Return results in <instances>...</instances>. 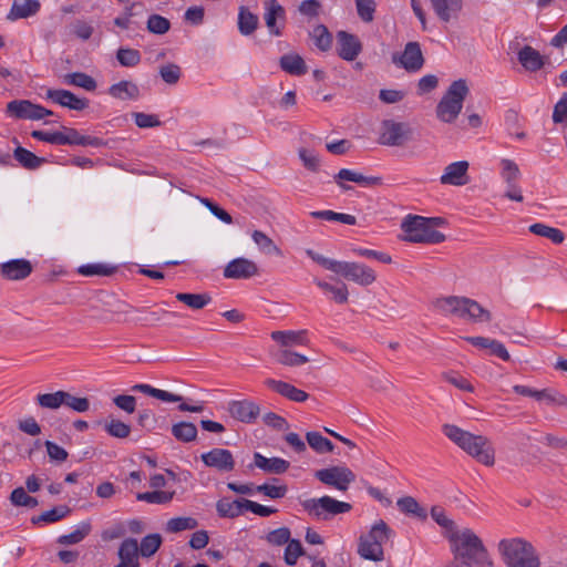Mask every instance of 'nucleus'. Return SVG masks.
Returning <instances> with one entry per match:
<instances>
[{
    "label": "nucleus",
    "instance_id": "nucleus-1",
    "mask_svg": "<svg viewBox=\"0 0 567 567\" xmlns=\"http://www.w3.org/2000/svg\"><path fill=\"white\" fill-rule=\"evenodd\" d=\"M451 543V551L460 567L487 566L493 567L494 561L483 540L470 528L452 532L446 535Z\"/></svg>",
    "mask_w": 567,
    "mask_h": 567
},
{
    "label": "nucleus",
    "instance_id": "nucleus-2",
    "mask_svg": "<svg viewBox=\"0 0 567 567\" xmlns=\"http://www.w3.org/2000/svg\"><path fill=\"white\" fill-rule=\"evenodd\" d=\"M442 432L478 463L485 466L495 464V449L488 437L473 434L454 424H444Z\"/></svg>",
    "mask_w": 567,
    "mask_h": 567
},
{
    "label": "nucleus",
    "instance_id": "nucleus-3",
    "mask_svg": "<svg viewBox=\"0 0 567 567\" xmlns=\"http://www.w3.org/2000/svg\"><path fill=\"white\" fill-rule=\"evenodd\" d=\"M307 255L324 269L340 275L344 279L353 281L360 286H370L377 280L374 270L364 264L339 261L327 258L311 249L307 250Z\"/></svg>",
    "mask_w": 567,
    "mask_h": 567
},
{
    "label": "nucleus",
    "instance_id": "nucleus-4",
    "mask_svg": "<svg viewBox=\"0 0 567 567\" xmlns=\"http://www.w3.org/2000/svg\"><path fill=\"white\" fill-rule=\"evenodd\" d=\"M497 550L506 567L540 566L535 547L524 538H503L497 544Z\"/></svg>",
    "mask_w": 567,
    "mask_h": 567
},
{
    "label": "nucleus",
    "instance_id": "nucleus-5",
    "mask_svg": "<svg viewBox=\"0 0 567 567\" xmlns=\"http://www.w3.org/2000/svg\"><path fill=\"white\" fill-rule=\"evenodd\" d=\"M434 306L444 315H453L471 322H488L492 319L487 309L467 297L449 296L439 298Z\"/></svg>",
    "mask_w": 567,
    "mask_h": 567
},
{
    "label": "nucleus",
    "instance_id": "nucleus-6",
    "mask_svg": "<svg viewBox=\"0 0 567 567\" xmlns=\"http://www.w3.org/2000/svg\"><path fill=\"white\" fill-rule=\"evenodd\" d=\"M470 89L466 80L458 79L449 86L436 105V116L444 123H453L463 109V103Z\"/></svg>",
    "mask_w": 567,
    "mask_h": 567
},
{
    "label": "nucleus",
    "instance_id": "nucleus-7",
    "mask_svg": "<svg viewBox=\"0 0 567 567\" xmlns=\"http://www.w3.org/2000/svg\"><path fill=\"white\" fill-rule=\"evenodd\" d=\"M404 233L403 240L414 244H440L445 240V235L429 225L427 217L408 215L401 224Z\"/></svg>",
    "mask_w": 567,
    "mask_h": 567
},
{
    "label": "nucleus",
    "instance_id": "nucleus-8",
    "mask_svg": "<svg viewBox=\"0 0 567 567\" xmlns=\"http://www.w3.org/2000/svg\"><path fill=\"white\" fill-rule=\"evenodd\" d=\"M391 535L392 530L388 524L382 519L378 520L367 535L360 537L358 553L364 559L383 560V545L390 539Z\"/></svg>",
    "mask_w": 567,
    "mask_h": 567
},
{
    "label": "nucleus",
    "instance_id": "nucleus-9",
    "mask_svg": "<svg viewBox=\"0 0 567 567\" xmlns=\"http://www.w3.org/2000/svg\"><path fill=\"white\" fill-rule=\"evenodd\" d=\"M301 506L309 516L316 519L328 520L336 515L349 513L352 505L324 495L319 498H309L301 503Z\"/></svg>",
    "mask_w": 567,
    "mask_h": 567
},
{
    "label": "nucleus",
    "instance_id": "nucleus-10",
    "mask_svg": "<svg viewBox=\"0 0 567 567\" xmlns=\"http://www.w3.org/2000/svg\"><path fill=\"white\" fill-rule=\"evenodd\" d=\"M413 130L404 122L385 120L381 124L380 143L386 146H402L412 140Z\"/></svg>",
    "mask_w": 567,
    "mask_h": 567
},
{
    "label": "nucleus",
    "instance_id": "nucleus-11",
    "mask_svg": "<svg viewBox=\"0 0 567 567\" xmlns=\"http://www.w3.org/2000/svg\"><path fill=\"white\" fill-rule=\"evenodd\" d=\"M315 476L321 483L332 486L340 492L348 491L350 484L355 481V474L347 466L322 468L317 471Z\"/></svg>",
    "mask_w": 567,
    "mask_h": 567
},
{
    "label": "nucleus",
    "instance_id": "nucleus-12",
    "mask_svg": "<svg viewBox=\"0 0 567 567\" xmlns=\"http://www.w3.org/2000/svg\"><path fill=\"white\" fill-rule=\"evenodd\" d=\"M392 62L408 72L420 71L425 62L420 43L416 41L408 42L401 54H392Z\"/></svg>",
    "mask_w": 567,
    "mask_h": 567
},
{
    "label": "nucleus",
    "instance_id": "nucleus-13",
    "mask_svg": "<svg viewBox=\"0 0 567 567\" xmlns=\"http://www.w3.org/2000/svg\"><path fill=\"white\" fill-rule=\"evenodd\" d=\"M7 112L12 117L33 121L53 114L52 111L28 100H14L9 102Z\"/></svg>",
    "mask_w": 567,
    "mask_h": 567
},
{
    "label": "nucleus",
    "instance_id": "nucleus-14",
    "mask_svg": "<svg viewBox=\"0 0 567 567\" xmlns=\"http://www.w3.org/2000/svg\"><path fill=\"white\" fill-rule=\"evenodd\" d=\"M264 20L270 35L280 37L286 22V10L277 0L264 1Z\"/></svg>",
    "mask_w": 567,
    "mask_h": 567
},
{
    "label": "nucleus",
    "instance_id": "nucleus-15",
    "mask_svg": "<svg viewBox=\"0 0 567 567\" xmlns=\"http://www.w3.org/2000/svg\"><path fill=\"white\" fill-rule=\"evenodd\" d=\"M259 274L255 261L238 257L230 260L224 268L223 275L227 279H249Z\"/></svg>",
    "mask_w": 567,
    "mask_h": 567
},
{
    "label": "nucleus",
    "instance_id": "nucleus-16",
    "mask_svg": "<svg viewBox=\"0 0 567 567\" xmlns=\"http://www.w3.org/2000/svg\"><path fill=\"white\" fill-rule=\"evenodd\" d=\"M202 462L219 472H230L235 468V458L229 450L214 447L200 455Z\"/></svg>",
    "mask_w": 567,
    "mask_h": 567
},
{
    "label": "nucleus",
    "instance_id": "nucleus-17",
    "mask_svg": "<svg viewBox=\"0 0 567 567\" xmlns=\"http://www.w3.org/2000/svg\"><path fill=\"white\" fill-rule=\"evenodd\" d=\"M470 163L467 161H458L445 166L440 177L442 185L464 186L470 182L468 176Z\"/></svg>",
    "mask_w": 567,
    "mask_h": 567
},
{
    "label": "nucleus",
    "instance_id": "nucleus-18",
    "mask_svg": "<svg viewBox=\"0 0 567 567\" xmlns=\"http://www.w3.org/2000/svg\"><path fill=\"white\" fill-rule=\"evenodd\" d=\"M228 412L237 421L252 423L260 414L257 403L249 400H238L228 403Z\"/></svg>",
    "mask_w": 567,
    "mask_h": 567
},
{
    "label": "nucleus",
    "instance_id": "nucleus-19",
    "mask_svg": "<svg viewBox=\"0 0 567 567\" xmlns=\"http://www.w3.org/2000/svg\"><path fill=\"white\" fill-rule=\"evenodd\" d=\"M32 264L27 259H12L0 266V274L8 280H23L31 275Z\"/></svg>",
    "mask_w": 567,
    "mask_h": 567
},
{
    "label": "nucleus",
    "instance_id": "nucleus-20",
    "mask_svg": "<svg viewBox=\"0 0 567 567\" xmlns=\"http://www.w3.org/2000/svg\"><path fill=\"white\" fill-rule=\"evenodd\" d=\"M338 54L346 61H353L361 52L360 41L353 34L339 31L337 34Z\"/></svg>",
    "mask_w": 567,
    "mask_h": 567
},
{
    "label": "nucleus",
    "instance_id": "nucleus-21",
    "mask_svg": "<svg viewBox=\"0 0 567 567\" xmlns=\"http://www.w3.org/2000/svg\"><path fill=\"white\" fill-rule=\"evenodd\" d=\"M47 97L70 110L82 111L89 105L86 99H80L68 90H48Z\"/></svg>",
    "mask_w": 567,
    "mask_h": 567
},
{
    "label": "nucleus",
    "instance_id": "nucleus-22",
    "mask_svg": "<svg viewBox=\"0 0 567 567\" xmlns=\"http://www.w3.org/2000/svg\"><path fill=\"white\" fill-rule=\"evenodd\" d=\"M138 544L135 538L124 539L118 547L120 563L114 567H140Z\"/></svg>",
    "mask_w": 567,
    "mask_h": 567
},
{
    "label": "nucleus",
    "instance_id": "nucleus-23",
    "mask_svg": "<svg viewBox=\"0 0 567 567\" xmlns=\"http://www.w3.org/2000/svg\"><path fill=\"white\" fill-rule=\"evenodd\" d=\"M430 2L435 14L443 22L455 19L463 8V0H430Z\"/></svg>",
    "mask_w": 567,
    "mask_h": 567
},
{
    "label": "nucleus",
    "instance_id": "nucleus-24",
    "mask_svg": "<svg viewBox=\"0 0 567 567\" xmlns=\"http://www.w3.org/2000/svg\"><path fill=\"white\" fill-rule=\"evenodd\" d=\"M254 466L262 470L266 473L282 474L287 472V470L290 466V463L280 457L268 458L262 454L256 452L254 454Z\"/></svg>",
    "mask_w": 567,
    "mask_h": 567
},
{
    "label": "nucleus",
    "instance_id": "nucleus-25",
    "mask_svg": "<svg viewBox=\"0 0 567 567\" xmlns=\"http://www.w3.org/2000/svg\"><path fill=\"white\" fill-rule=\"evenodd\" d=\"M62 145H81L100 147L104 145L102 138L90 135H82L75 128L64 127L62 132Z\"/></svg>",
    "mask_w": 567,
    "mask_h": 567
},
{
    "label": "nucleus",
    "instance_id": "nucleus-26",
    "mask_svg": "<svg viewBox=\"0 0 567 567\" xmlns=\"http://www.w3.org/2000/svg\"><path fill=\"white\" fill-rule=\"evenodd\" d=\"M271 339L285 348L293 346H306L308 343L306 330L274 331L271 332Z\"/></svg>",
    "mask_w": 567,
    "mask_h": 567
},
{
    "label": "nucleus",
    "instance_id": "nucleus-27",
    "mask_svg": "<svg viewBox=\"0 0 567 567\" xmlns=\"http://www.w3.org/2000/svg\"><path fill=\"white\" fill-rule=\"evenodd\" d=\"M109 94L117 100H137L141 95L140 87L132 81H120L109 87Z\"/></svg>",
    "mask_w": 567,
    "mask_h": 567
},
{
    "label": "nucleus",
    "instance_id": "nucleus-28",
    "mask_svg": "<svg viewBox=\"0 0 567 567\" xmlns=\"http://www.w3.org/2000/svg\"><path fill=\"white\" fill-rule=\"evenodd\" d=\"M131 390L133 392L144 393L146 395H150L152 398H155L157 400H161V401L167 402V403H176V402L183 401L182 395L174 394V393L165 391V390L156 389V388H154L150 384H145V383L135 384L131 388Z\"/></svg>",
    "mask_w": 567,
    "mask_h": 567
},
{
    "label": "nucleus",
    "instance_id": "nucleus-29",
    "mask_svg": "<svg viewBox=\"0 0 567 567\" xmlns=\"http://www.w3.org/2000/svg\"><path fill=\"white\" fill-rule=\"evenodd\" d=\"M520 435L528 441L535 440L554 450L567 451V437L557 436L551 433L542 434L536 430L532 434L520 433Z\"/></svg>",
    "mask_w": 567,
    "mask_h": 567
},
{
    "label": "nucleus",
    "instance_id": "nucleus-30",
    "mask_svg": "<svg viewBox=\"0 0 567 567\" xmlns=\"http://www.w3.org/2000/svg\"><path fill=\"white\" fill-rule=\"evenodd\" d=\"M39 10L40 2L38 0H14L9 18L12 20L28 18L34 16Z\"/></svg>",
    "mask_w": 567,
    "mask_h": 567
},
{
    "label": "nucleus",
    "instance_id": "nucleus-31",
    "mask_svg": "<svg viewBox=\"0 0 567 567\" xmlns=\"http://www.w3.org/2000/svg\"><path fill=\"white\" fill-rule=\"evenodd\" d=\"M518 61L527 71L530 72L538 71L544 65V60L539 52L529 45H525L519 50Z\"/></svg>",
    "mask_w": 567,
    "mask_h": 567
},
{
    "label": "nucleus",
    "instance_id": "nucleus-32",
    "mask_svg": "<svg viewBox=\"0 0 567 567\" xmlns=\"http://www.w3.org/2000/svg\"><path fill=\"white\" fill-rule=\"evenodd\" d=\"M280 68L291 75H303L307 73L305 60L295 53L284 54L279 60Z\"/></svg>",
    "mask_w": 567,
    "mask_h": 567
},
{
    "label": "nucleus",
    "instance_id": "nucleus-33",
    "mask_svg": "<svg viewBox=\"0 0 567 567\" xmlns=\"http://www.w3.org/2000/svg\"><path fill=\"white\" fill-rule=\"evenodd\" d=\"M238 30L243 35L252 34L259 24L258 16L252 13L247 7L241 6L238 10Z\"/></svg>",
    "mask_w": 567,
    "mask_h": 567
},
{
    "label": "nucleus",
    "instance_id": "nucleus-34",
    "mask_svg": "<svg viewBox=\"0 0 567 567\" xmlns=\"http://www.w3.org/2000/svg\"><path fill=\"white\" fill-rule=\"evenodd\" d=\"M245 499L230 501L229 498H221L216 504V511L220 517H238L245 511Z\"/></svg>",
    "mask_w": 567,
    "mask_h": 567
},
{
    "label": "nucleus",
    "instance_id": "nucleus-35",
    "mask_svg": "<svg viewBox=\"0 0 567 567\" xmlns=\"http://www.w3.org/2000/svg\"><path fill=\"white\" fill-rule=\"evenodd\" d=\"M70 513H71V508L69 506L59 505L49 511L43 512L39 516L32 517L31 522L34 525L52 524V523H56V522L65 518L66 516H69Z\"/></svg>",
    "mask_w": 567,
    "mask_h": 567
},
{
    "label": "nucleus",
    "instance_id": "nucleus-36",
    "mask_svg": "<svg viewBox=\"0 0 567 567\" xmlns=\"http://www.w3.org/2000/svg\"><path fill=\"white\" fill-rule=\"evenodd\" d=\"M91 532V522H81L72 533L59 536L58 543L60 545H75L81 543Z\"/></svg>",
    "mask_w": 567,
    "mask_h": 567
},
{
    "label": "nucleus",
    "instance_id": "nucleus-37",
    "mask_svg": "<svg viewBox=\"0 0 567 567\" xmlns=\"http://www.w3.org/2000/svg\"><path fill=\"white\" fill-rule=\"evenodd\" d=\"M396 505L399 509L406 515L414 516L419 519H425L427 517L426 509L423 508L412 496L399 498Z\"/></svg>",
    "mask_w": 567,
    "mask_h": 567
},
{
    "label": "nucleus",
    "instance_id": "nucleus-38",
    "mask_svg": "<svg viewBox=\"0 0 567 567\" xmlns=\"http://www.w3.org/2000/svg\"><path fill=\"white\" fill-rule=\"evenodd\" d=\"M176 299L193 310H199L206 307L212 302V297L209 293H187V292H178L176 295Z\"/></svg>",
    "mask_w": 567,
    "mask_h": 567
},
{
    "label": "nucleus",
    "instance_id": "nucleus-39",
    "mask_svg": "<svg viewBox=\"0 0 567 567\" xmlns=\"http://www.w3.org/2000/svg\"><path fill=\"white\" fill-rule=\"evenodd\" d=\"M334 178L340 179V181L353 182V183H357V184L363 185V186L378 185L381 183L380 177L364 176L358 172H354V171H351L348 168L340 169Z\"/></svg>",
    "mask_w": 567,
    "mask_h": 567
},
{
    "label": "nucleus",
    "instance_id": "nucleus-40",
    "mask_svg": "<svg viewBox=\"0 0 567 567\" xmlns=\"http://www.w3.org/2000/svg\"><path fill=\"white\" fill-rule=\"evenodd\" d=\"M173 436L183 443H189L197 437V427L190 422H178L172 425Z\"/></svg>",
    "mask_w": 567,
    "mask_h": 567
},
{
    "label": "nucleus",
    "instance_id": "nucleus-41",
    "mask_svg": "<svg viewBox=\"0 0 567 567\" xmlns=\"http://www.w3.org/2000/svg\"><path fill=\"white\" fill-rule=\"evenodd\" d=\"M163 543V538L159 534H148L142 538L138 546L140 555L144 558H150L156 554Z\"/></svg>",
    "mask_w": 567,
    "mask_h": 567
},
{
    "label": "nucleus",
    "instance_id": "nucleus-42",
    "mask_svg": "<svg viewBox=\"0 0 567 567\" xmlns=\"http://www.w3.org/2000/svg\"><path fill=\"white\" fill-rule=\"evenodd\" d=\"M251 238L254 243L258 246L261 252L266 255H276L280 256L281 250L279 247L274 243V240L267 236L265 233L260 230H255L251 234Z\"/></svg>",
    "mask_w": 567,
    "mask_h": 567
},
{
    "label": "nucleus",
    "instance_id": "nucleus-43",
    "mask_svg": "<svg viewBox=\"0 0 567 567\" xmlns=\"http://www.w3.org/2000/svg\"><path fill=\"white\" fill-rule=\"evenodd\" d=\"M64 391L59 390L53 393H42L35 396L37 404L47 410H58L63 405Z\"/></svg>",
    "mask_w": 567,
    "mask_h": 567
},
{
    "label": "nucleus",
    "instance_id": "nucleus-44",
    "mask_svg": "<svg viewBox=\"0 0 567 567\" xmlns=\"http://www.w3.org/2000/svg\"><path fill=\"white\" fill-rule=\"evenodd\" d=\"M529 230L537 236L550 239L555 244H560L565 239V235L560 229L547 226L545 224H533L529 227Z\"/></svg>",
    "mask_w": 567,
    "mask_h": 567
},
{
    "label": "nucleus",
    "instance_id": "nucleus-45",
    "mask_svg": "<svg viewBox=\"0 0 567 567\" xmlns=\"http://www.w3.org/2000/svg\"><path fill=\"white\" fill-rule=\"evenodd\" d=\"M310 215L316 219H323L328 221H339L346 225H355L357 218L353 215L336 213L333 210H316Z\"/></svg>",
    "mask_w": 567,
    "mask_h": 567
},
{
    "label": "nucleus",
    "instance_id": "nucleus-46",
    "mask_svg": "<svg viewBox=\"0 0 567 567\" xmlns=\"http://www.w3.org/2000/svg\"><path fill=\"white\" fill-rule=\"evenodd\" d=\"M501 166V177L506 183V185H512L513 183H517L520 178V171L518 165L509 159L503 158L499 162Z\"/></svg>",
    "mask_w": 567,
    "mask_h": 567
},
{
    "label": "nucleus",
    "instance_id": "nucleus-47",
    "mask_svg": "<svg viewBox=\"0 0 567 567\" xmlns=\"http://www.w3.org/2000/svg\"><path fill=\"white\" fill-rule=\"evenodd\" d=\"M14 158L28 169H35L44 162V158L38 157L35 154L21 146L14 150Z\"/></svg>",
    "mask_w": 567,
    "mask_h": 567
},
{
    "label": "nucleus",
    "instance_id": "nucleus-48",
    "mask_svg": "<svg viewBox=\"0 0 567 567\" xmlns=\"http://www.w3.org/2000/svg\"><path fill=\"white\" fill-rule=\"evenodd\" d=\"M64 81L69 85L79 86L90 92L96 89L95 80L83 72L69 73L64 76Z\"/></svg>",
    "mask_w": 567,
    "mask_h": 567
},
{
    "label": "nucleus",
    "instance_id": "nucleus-49",
    "mask_svg": "<svg viewBox=\"0 0 567 567\" xmlns=\"http://www.w3.org/2000/svg\"><path fill=\"white\" fill-rule=\"evenodd\" d=\"M309 446L317 453H329L334 449L333 443L327 437L322 436L319 432H308L306 434Z\"/></svg>",
    "mask_w": 567,
    "mask_h": 567
},
{
    "label": "nucleus",
    "instance_id": "nucleus-50",
    "mask_svg": "<svg viewBox=\"0 0 567 567\" xmlns=\"http://www.w3.org/2000/svg\"><path fill=\"white\" fill-rule=\"evenodd\" d=\"M276 361L287 367H299L306 364L309 359L303 354L284 349L276 353Z\"/></svg>",
    "mask_w": 567,
    "mask_h": 567
},
{
    "label": "nucleus",
    "instance_id": "nucleus-51",
    "mask_svg": "<svg viewBox=\"0 0 567 567\" xmlns=\"http://www.w3.org/2000/svg\"><path fill=\"white\" fill-rule=\"evenodd\" d=\"M116 60L122 66L134 68L140 64L142 55L136 49L120 48L116 51Z\"/></svg>",
    "mask_w": 567,
    "mask_h": 567
},
{
    "label": "nucleus",
    "instance_id": "nucleus-52",
    "mask_svg": "<svg viewBox=\"0 0 567 567\" xmlns=\"http://www.w3.org/2000/svg\"><path fill=\"white\" fill-rule=\"evenodd\" d=\"M316 47L321 51H327L331 48L332 44V35L323 24H319L313 28L310 33Z\"/></svg>",
    "mask_w": 567,
    "mask_h": 567
},
{
    "label": "nucleus",
    "instance_id": "nucleus-53",
    "mask_svg": "<svg viewBox=\"0 0 567 567\" xmlns=\"http://www.w3.org/2000/svg\"><path fill=\"white\" fill-rule=\"evenodd\" d=\"M158 74L166 84L175 85L182 76V69L176 63H166L159 66Z\"/></svg>",
    "mask_w": 567,
    "mask_h": 567
},
{
    "label": "nucleus",
    "instance_id": "nucleus-54",
    "mask_svg": "<svg viewBox=\"0 0 567 567\" xmlns=\"http://www.w3.org/2000/svg\"><path fill=\"white\" fill-rule=\"evenodd\" d=\"M174 494V492L153 491L138 493L136 495V498L138 501L147 502L150 504H167L173 499Z\"/></svg>",
    "mask_w": 567,
    "mask_h": 567
},
{
    "label": "nucleus",
    "instance_id": "nucleus-55",
    "mask_svg": "<svg viewBox=\"0 0 567 567\" xmlns=\"http://www.w3.org/2000/svg\"><path fill=\"white\" fill-rule=\"evenodd\" d=\"M197 525V520L193 517H174L167 520L166 532L179 533L183 530L194 529Z\"/></svg>",
    "mask_w": 567,
    "mask_h": 567
},
{
    "label": "nucleus",
    "instance_id": "nucleus-56",
    "mask_svg": "<svg viewBox=\"0 0 567 567\" xmlns=\"http://www.w3.org/2000/svg\"><path fill=\"white\" fill-rule=\"evenodd\" d=\"M106 433L116 439H125L131 433V426L120 420L111 419L104 424Z\"/></svg>",
    "mask_w": 567,
    "mask_h": 567
},
{
    "label": "nucleus",
    "instance_id": "nucleus-57",
    "mask_svg": "<svg viewBox=\"0 0 567 567\" xmlns=\"http://www.w3.org/2000/svg\"><path fill=\"white\" fill-rule=\"evenodd\" d=\"M116 270V267L106 264H87L79 268L83 276H110Z\"/></svg>",
    "mask_w": 567,
    "mask_h": 567
},
{
    "label": "nucleus",
    "instance_id": "nucleus-58",
    "mask_svg": "<svg viewBox=\"0 0 567 567\" xmlns=\"http://www.w3.org/2000/svg\"><path fill=\"white\" fill-rule=\"evenodd\" d=\"M537 401H545L549 405L567 406V396L553 389L538 390Z\"/></svg>",
    "mask_w": 567,
    "mask_h": 567
},
{
    "label": "nucleus",
    "instance_id": "nucleus-59",
    "mask_svg": "<svg viewBox=\"0 0 567 567\" xmlns=\"http://www.w3.org/2000/svg\"><path fill=\"white\" fill-rule=\"evenodd\" d=\"M147 30L154 34H165L171 29V22L163 16L151 14L147 19Z\"/></svg>",
    "mask_w": 567,
    "mask_h": 567
},
{
    "label": "nucleus",
    "instance_id": "nucleus-60",
    "mask_svg": "<svg viewBox=\"0 0 567 567\" xmlns=\"http://www.w3.org/2000/svg\"><path fill=\"white\" fill-rule=\"evenodd\" d=\"M10 501L16 506L33 508L38 506V499L28 495L23 487H17L12 491Z\"/></svg>",
    "mask_w": 567,
    "mask_h": 567
},
{
    "label": "nucleus",
    "instance_id": "nucleus-61",
    "mask_svg": "<svg viewBox=\"0 0 567 567\" xmlns=\"http://www.w3.org/2000/svg\"><path fill=\"white\" fill-rule=\"evenodd\" d=\"M290 529L288 527H279L270 530L266 536V542L271 546H284L290 540Z\"/></svg>",
    "mask_w": 567,
    "mask_h": 567
},
{
    "label": "nucleus",
    "instance_id": "nucleus-62",
    "mask_svg": "<svg viewBox=\"0 0 567 567\" xmlns=\"http://www.w3.org/2000/svg\"><path fill=\"white\" fill-rule=\"evenodd\" d=\"M286 545L284 559L287 565L292 566L297 563V559L303 555V548L301 543L297 539H290Z\"/></svg>",
    "mask_w": 567,
    "mask_h": 567
},
{
    "label": "nucleus",
    "instance_id": "nucleus-63",
    "mask_svg": "<svg viewBox=\"0 0 567 567\" xmlns=\"http://www.w3.org/2000/svg\"><path fill=\"white\" fill-rule=\"evenodd\" d=\"M358 16L364 22H371L374 18L375 1L374 0H355Z\"/></svg>",
    "mask_w": 567,
    "mask_h": 567
},
{
    "label": "nucleus",
    "instance_id": "nucleus-64",
    "mask_svg": "<svg viewBox=\"0 0 567 567\" xmlns=\"http://www.w3.org/2000/svg\"><path fill=\"white\" fill-rule=\"evenodd\" d=\"M132 116L134 118L136 126L140 128H152L157 127L162 124L158 116L155 114L134 112L132 113Z\"/></svg>",
    "mask_w": 567,
    "mask_h": 567
}]
</instances>
